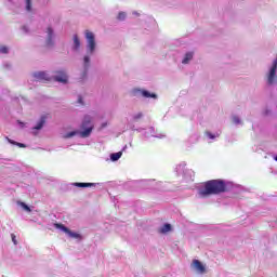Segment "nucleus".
I'll return each mask as SVG.
<instances>
[{
  "mask_svg": "<svg viewBox=\"0 0 277 277\" xmlns=\"http://www.w3.org/2000/svg\"><path fill=\"white\" fill-rule=\"evenodd\" d=\"M192 60H194V51L186 52L182 58V64H190Z\"/></svg>",
  "mask_w": 277,
  "mask_h": 277,
  "instance_id": "13",
  "label": "nucleus"
},
{
  "mask_svg": "<svg viewBox=\"0 0 277 277\" xmlns=\"http://www.w3.org/2000/svg\"><path fill=\"white\" fill-rule=\"evenodd\" d=\"M82 129L83 131H71L63 135L64 140H70V137H75V135H79V137L85 138L90 137L92 135V131L94 129V126H92V117L84 116L82 121Z\"/></svg>",
  "mask_w": 277,
  "mask_h": 277,
  "instance_id": "3",
  "label": "nucleus"
},
{
  "mask_svg": "<svg viewBox=\"0 0 277 277\" xmlns=\"http://www.w3.org/2000/svg\"><path fill=\"white\" fill-rule=\"evenodd\" d=\"M6 140H8L9 144H13L14 146H18L19 148H27V145H26V144L12 141V140H10L9 137H6Z\"/></svg>",
  "mask_w": 277,
  "mask_h": 277,
  "instance_id": "21",
  "label": "nucleus"
},
{
  "mask_svg": "<svg viewBox=\"0 0 277 277\" xmlns=\"http://www.w3.org/2000/svg\"><path fill=\"white\" fill-rule=\"evenodd\" d=\"M25 10L26 12H34L31 0H25Z\"/></svg>",
  "mask_w": 277,
  "mask_h": 277,
  "instance_id": "19",
  "label": "nucleus"
},
{
  "mask_svg": "<svg viewBox=\"0 0 277 277\" xmlns=\"http://www.w3.org/2000/svg\"><path fill=\"white\" fill-rule=\"evenodd\" d=\"M22 31H24V34H29V27L23 26Z\"/></svg>",
  "mask_w": 277,
  "mask_h": 277,
  "instance_id": "29",
  "label": "nucleus"
},
{
  "mask_svg": "<svg viewBox=\"0 0 277 277\" xmlns=\"http://www.w3.org/2000/svg\"><path fill=\"white\" fill-rule=\"evenodd\" d=\"M71 50L75 51V53L81 51V40L79 39V36H77V35L72 36Z\"/></svg>",
  "mask_w": 277,
  "mask_h": 277,
  "instance_id": "11",
  "label": "nucleus"
},
{
  "mask_svg": "<svg viewBox=\"0 0 277 277\" xmlns=\"http://www.w3.org/2000/svg\"><path fill=\"white\" fill-rule=\"evenodd\" d=\"M52 79L57 83L66 85L70 77L68 76V71L66 69H57L53 72Z\"/></svg>",
  "mask_w": 277,
  "mask_h": 277,
  "instance_id": "5",
  "label": "nucleus"
},
{
  "mask_svg": "<svg viewBox=\"0 0 277 277\" xmlns=\"http://www.w3.org/2000/svg\"><path fill=\"white\" fill-rule=\"evenodd\" d=\"M118 21H127V12H119L117 15Z\"/></svg>",
  "mask_w": 277,
  "mask_h": 277,
  "instance_id": "23",
  "label": "nucleus"
},
{
  "mask_svg": "<svg viewBox=\"0 0 277 277\" xmlns=\"http://www.w3.org/2000/svg\"><path fill=\"white\" fill-rule=\"evenodd\" d=\"M175 172L177 176H183L185 181H192L194 177V171L192 169H187V162L183 161L176 164Z\"/></svg>",
  "mask_w": 277,
  "mask_h": 277,
  "instance_id": "4",
  "label": "nucleus"
},
{
  "mask_svg": "<svg viewBox=\"0 0 277 277\" xmlns=\"http://www.w3.org/2000/svg\"><path fill=\"white\" fill-rule=\"evenodd\" d=\"M44 38H45V47H55V29H53L51 26H48L44 29Z\"/></svg>",
  "mask_w": 277,
  "mask_h": 277,
  "instance_id": "6",
  "label": "nucleus"
},
{
  "mask_svg": "<svg viewBox=\"0 0 277 277\" xmlns=\"http://www.w3.org/2000/svg\"><path fill=\"white\" fill-rule=\"evenodd\" d=\"M192 269L196 272L197 274H207V266L200 262V260H193L190 264Z\"/></svg>",
  "mask_w": 277,
  "mask_h": 277,
  "instance_id": "10",
  "label": "nucleus"
},
{
  "mask_svg": "<svg viewBox=\"0 0 277 277\" xmlns=\"http://www.w3.org/2000/svg\"><path fill=\"white\" fill-rule=\"evenodd\" d=\"M206 137H208V140H216V137H220V133H212V132H209L207 131L206 132Z\"/></svg>",
  "mask_w": 277,
  "mask_h": 277,
  "instance_id": "20",
  "label": "nucleus"
},
{
  "mask_svg": "<svg viewBox=\"0 0 277 277\" xmlns=\"http://www.w3.org/2000/svg\"><path fill=\"white\" fill-rule=\"evenodd\" d=\"M142 118H144V114L137 113V114L133 115L132 121L137 122V120H142Z\"/></svg>",
  "mask_w": 277,
  "mask_h": 277,
  "instance_id": "22",
  "label": "nucleus"
},
{
  "mask_svg": "<svg viewBox=\"0 0 277 277\" xmlns=\"http://www.w3.org/2000/svg\"><path fill=\"white\" fill-rule=\"evenodd\" d=\"M18 207H22V209H24V211H26L27 213H31V208H29V206H27V203L23 202V201H17Z\"/></svg>",
  "mask_w": 277,
  "mask_h": 277,
  "instance_id": "18",
  "label": "nucleus"
},
{
  "mask_svg": "<svg viewBox=\"0 0 277 277\" xmlns=\"http://www.w3.org/2000/svg\"><path fill=\"white\" fill-rule=\"evenodd\" d=\"M47 123V117L45 116H42L39 120H38V122H37V124L32 128V133H34V135H38V132H36V131H40L41 129H42V127H44V124Z\"/></svg>",
  "mask_w": 277,
  "mask_h": 277,
  "instance_id": "12",
  "label": "nucleus"
},
{
  "mask_svg": "<svg viewBox=\"0 0 277 277\" xmlns=\"http://www.w3.org/2000/svg\"><path fill=\"white\" fill-rule=\"evenodd\" d=\"M74 187H96V185H101L98 183H83V182H76L72 183Z\"/></svg>",
  "mask_w": 277,
  "mask_h": 277,
  "instance_id": "15",
  "label": "nucleus"
},
{
  "mask_svg": "<svg viewBox=\"0 0 277 277\" xmlns=\"http://www.w3.org/2000/svg\"><path fill=\"white\" fill-rule=\"evenodd\" d=\"M54 226L56 228H58L60 230H63V233H66V235H68V237H70L71 239H78L79 241H81V239H82L81 234H79L77 232H72L68 227H66L60 223L54 224Z\"/></svg>",
  "mask_w": 277,
  "mask_h": 277,
  "instance_id": "8",
  "label": "nucleus"
},
{
  "mask_svg": "<svg viewBox=\"0 0 277 277\" xmlns=\"http://www.w3.org/2000/svg\"><path fill=\"white\" fill-rule=\"evenodd\" d=\"M122 157V151L110 154V161H118Z\"/></svg>",
  "mask_w": 277,
  "mask_h": 277,
  "instance_id": "17",
  "label": "nucleus"
},
{
  "mask_svg": "<svg viewBox=\"0 0 277 277\" xmlns=\"http://www.w3.org/2000/svg\"><path fill=\"white\" fill-rule=\"evenodd\" d=\"M77 104L78 105H85V102H83V95L82 94H78Z\"/></svg>",
  "mask_w": 277,
  "mask_h": 277,
  "instance_id": "25",
  "label": "nucleus"
},
{
  "mask_svg": "<svg viewBox=\"0 0 277 277\" xmlns=\"http://www.w3.org/2000/svg\"><path fill=\"white\" fill-rule=\"evenodd\" d=\"M232 120L234 124H241V119L238 116H233Z\"/></svg>",
  "mask_w": 277,
  "mask_h": 277,
  "instance_id": "26",
  "label": "nucleus"
},
{
  "mask_svg": "<svg viewBox=\"0 0 277 277\" xmlns=\"http://www.w3.org/2000/svg\"><path fill=\"white\" fill-rule=\"evenodd\" d=\"M226 192V183L222 180H210L199 187L198 194L201 198H209V196H217Z\"/></svg>",
  "mask_w": 277,
  "mask_h": 277,
  "instance_id": "2",
  "label": "nucleus"
},
{
  "mask_svg": "<svg viewBox=\"0 0 277 277\" xmlns=\"http://www.w3.org/2000/svg\"><path fill=\"white\" fill-rule=\"evenodd\" d=\"M35 81H51L53 77L49 74V71H35L32 74Z\"/></svg>",
  "mask_w": 277,
  "mask_h": 277,
  "instance_id": "9",
  "label": "nucleus"
},
{
  "mask_svg": "<svg viewBox=\"0 0 277 277\" xmlns=\"http://www.w3.org/2000/svg\"><path fill=\"white\" fill-rule=\"evenodd\" d=\"M170 230H172V225L166 223L162 227H160L159 233L166 235V233H170Z\"/></svg>",
  "mask_w": 277,
  "mask_h": 277,
  "instance_id": "16",
  "label": "nucleus"
},
{
  "mask_svg": "<svg viewBox=\"0 0 277 277\" xmlns=\"http://www.w3.org/2000/svg\"><path fill=\"white\" fill-rule=\"evenodd\" d=\"M11 237H12V241H13L14 246H17L18 241H16V236L14 234H12Z\"/></svg>",
  "mask_w": 277,
  "mask_h": 277,
  "instance_id": "28",
  "label": "nucleus"
},
{
  "mask_svg": "<svg viewBox=\"0 0 277 277\" xmlns=\"http://www.w3.org/2000/svg\"><path fill=\"white\" fill-rule=\"evenodd\" d=\"M274 160L277 161V156H274Z\"/></svg>",
  "mask_w": 277,
  "mask_h": 277,
  "instance_id": "33",
  "label": "nucleus"
},
{
  "mask_svg": "<svg viewBox=\"0 0 277 277\" xmlns=\"http://www.w3.org/2000/svg\"><path fill=\"white\" fill-rule=\"evenodd\" d=\"M107 127V123H102V129H105Z\"/></svg>",
  "mask_w": 277,
  "mask_h": 277,
  "instance_id": "31",
  "label": "nucleus"
},
{
  "mask_svg": "<svg viewBox=\"0 0 277 277\" xmlns=\"http://www.w3.org/2000/svg\"><path fill=\"white\" fill-rule=\"evenodd\" d=\"M263 116H272V109H269L268 107L264 108L263 110Z\"/></svg>",
  "mask_w": 277,
  "mask_h": 277,
  "instance_id": "27",
  "label": "nucleus"
},
{
  "mask_svg": "<svg viewBox=\"0 0 277 277\" xmlns=\"http://www.w3.org/2000/svg\"><path fill=\"white\" fill-rule=\"evenodd\" d=\"M136 131H138V133H142V129H136Z\"/></svg>",
  "mask_w": 277,
  "mask_h": 277,
  "instance_id": "32",
  "label": "nucleus"
},
{
  "mask_svg": "<svg viewBox=\"0 0 277 277\" xmlns=\"http://www.w3.org/2000/svg\"><path fill=\"white\" fill-rule=\"evenodd\" d=\"M0 53H2L3 55H8V53H10V49H8V47L2 45L0 47Z\"/></svg>",
  "mask_w": 277,
  "mask_h": 277,
  "instance_id": "24",
  "label": "nucleus"
},
{
  "mask_svg": "<svg viewBox=\"0 0 277 277\" xmlns=\"http://www.w3.org/2000/svg\"><path fill=\"white\" fill-rule=\"evenodd\" d=\"M134 16H140V13H137L136 11L133 12Z\"/></svg>",
  "mask_w": 277,
  "mask_h": 277,
  "instance_id": "30",
  "label": "nucleus"
},
{
  "mask_svg": "<svg viewBox=\"0 0 277 277\" xmlns=\"http://www.w3.org/2000/svg\"><path fill=\"white\" fill-rule=\"evenodd\" d=\"M145 137H166L164 135L162 134H157L155 133V128H149L145 134H144Z\"/></svg>",
  "mask_w": 277,
  "mask_h": 277,
  "instance_id": "14",
  "label": "nucleus"
},
{
  "mask_svg": "<svg viewBox=\"0 0 277 277\" xmlns=\"http://www.w3.org/2000/svg\"><path fill=\"white\" fill-rule=\"evenodd\" d=\"M132 96H136V98H138V96H142L143 98H154L155 101H157L158 96L156 93H150L147 90L144 89H133L131 91Z\"/></svg>",
  "mask_w": 277,
  "mask_h": 277,
  "instance_id": "7",
  "label": "nucleus"
},
{
  "mask_svg": "<svg viewBox=\"0 0 277 277\" xmlns=\"http://www.w3.org/2000/svg\"><path fill=\"white\" fill-rule=\"evenodd\" d=\"M84 37L87 40V53L82 56V70H80L77 77V81L81 85L88 81V74L90 72V66H92V55L96 53V36H94V32L85 30Z\"/></svg>",
  "mask_w": 277,
  "mask_h": 277,
  "instance_id": "1",
  "label": "nucleus"
}]
</instances>
